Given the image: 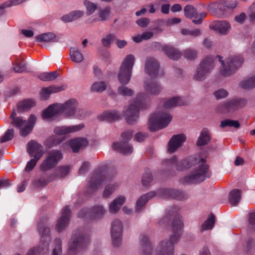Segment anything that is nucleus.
I'll return each mask as SVG.
<instances>
[{
  "label": "nucleus",
  "mask_w": 255,
  "mask_h": 255,
  "mask_svg": "<svg viewBox=\"0 0 255 255\" xmlns=\"http://www.w3.org/2000/svg\"><path fill=\"white\" fill-rule=\"evenodd\" d=\"M13 129H8L0 139V142L3 143L11 140L13 137Z\"/></svg>",
  "instance_id": "60"
},
{
  "label": "nucleus",
  "mask_w": 255,
  "mask_h": 255,
  "mask_svg": "<svg viewBox=\"0 0 255 255\" xmlns=\"http://www.w3.org/2000/svg\"><path fill=\"white\" fill-rule=\"evenodd\" d=\"M211 140L209 131L206 129L202 130L198 138L196 144L198 146H201L207 144Z\"/></svg>",
  "instance_id": "34"
},
{
  "label": "nucleus",
  "mask_w": 255,
  "mask_h": 255,
  "mask_svg": "<svg viewBox=\"0 0 255 255\" xmlns=\"http://www.w3.org/2000/svg\"><path fill=\"white\" fill-rule=\"evenodd\" d=\"M184 57L189 60H194L197 57V53L194 49L187 48L183 52Z\"/></svg>",
  "instance_id": "55"
},
{
  "label": "nucleus",
  "mask_w": 255,
  "mask_h": 255,
  "mask_svg": "<svg viewBox=\"0 0 255 255\" xmlns=\"http://www.w3.org/2000/svg\"><path fill=\"white\" fill-rule=\"evenodd\" d=\"M176 157L173 156L166 160L164 162V164L167 167L168 170L172 169L176 164V169L182 171L201 162L193 173L185 176L180 180V182L184 185L199 183L211 176V174L209 171V166L206 163L205 160L197 155L190 156L187 159L180 160L177 164H176Z\"/></svg>",
  "instance_id": "1"
},
{
  "label": "nucleus",
  "mask_w": 255,
  "mask_h": 255,
  "mask_svg": "<svg viewBox=\"0 0 255 255\" xmlns=\"http://www.w3.org/2000/svg\"><path fill=\"white\" fill-rule=\"evenodd\" d=\"M153 180L151 171L149 169L145 170L141 178V182L143 186H148Z\"/></svg>",
  "instance_id": "49"
},
{
  "label": "nucleus",
  "mask_w": 255,
  "mask_h": 255,
  "mask_svg": "<svg viewBox=\"0 0 255 255\" xmlns=\"http://www.w3.org/2000/svg\"><path fill=\"white\" fill-rule=\"evenodd\" d=\"M185 104L184 102L181 97H173L166 101L164 103V107L165 108L170 109L174 107L182 106Z\"/></svg>",
  "instance_id": "38"
},
{
  "label": "nucleus",
  "mask_w": 255,
  "mask_h": 255,
  "mask_svg": "<svg viewBox=\"0 0 255 255\" xmlns=\"http://www.w3.org/2000/svg\"><path fill=\"white\" fill-rule=\"evenodd\" d=\"M214 59L211 57H207L202 60L196 69L193 79L198 81H202L211 73L214 67Z\"/></svg>",
  "instance_id": "12"
},
{
  "label": "nucleus",
  "mask_w": 255,
  "mask_h": 255,
  "mask_svg": "<svg viewBox=\"0 0 255 255\" xmlns=\"http://www.w3.org/2000/svg\"><path fill=\"white\" fill-rule=\"evenodd\" d=\"M36 121V117L34 115H31L28 121H26V124L23 126L22 128L19 129L21 135L23 137L27 136L32 130Z\"/></svg>",
  "instance_id": "24"
},
{
  "label": "nucleus",
  "mask_w": 255,
  "mask_h": 255,
  "mask_svg": "<svg viewBox=\"0 0 255 255\" xmlns=\"http://www.w3.org/2000/svg\"><path fill=\"white\" fill-rule=\"evenodd\" d=\"M65 139L64 137H60L55 134L48 138L45 142V144L48 148H50L60 144Z\"/></svg>",
  "instance_id": "35"
},
{
  "label": "nucleus",
  "mask_w": 255,
  "mask_h": 255,
  "mask_svg": "<svg viewBox=\"0 0 255 255\" xmlns=\"http://www.w3.org/2000/svg\"><path fill=\"white\" fill-rule=\"evenodd\" d=\"M118 185L117 183L107 185L103 192L104 197L107 198L109 197L116 190Z\"/></svg>",
  "instance_id": "53"
},
{
  "label": "nucleus",
  "mask_w": 255,
  "mask_h": 255,
  "mask_svg": "<svg viewBox=\"0 0 255 255\" xmlns=\"http://www.w3.org/2000/svg\"><path fill=\"white\" fill-rule=\"evenodd\" d=\"M115 39V35L113 33L107 34L103 37L101 42L104 46H108L111 45V42Z\"/></svg>",
  "instance_id": "59"
},
{
  "label": "nucleus",
  "mask_w": 255,
  "mask_h": 255,
  "mask_svg": "<svg viewBox=\"0 0 255 255\" xmlns=\"http://www.w3.org/2000/svg\"><path fill=\"white\" fill-rule=\"evenodd\" d=\"M123 229V224L120 220L116 219L112 223L111 234L112 244L115 247H118L122 243Z\"/></svg>",
  "instance_id": "15"
},
{
  "label": "nucleus",
  "mask_w": 255,
  "mask_h": 255,
  "mask_svg": "<svg viewBox=\"0 0 255 255\" xmlns=\"http://www.w3.org/2000/svg\"><path fill=\"white\" fill-rule=\"evenodd\" d=\"M144 88L147 93L155 95L159 94L162 90L158 83L152 79L145 82Z\"/></svg>",
  "instance_id": "23"
},
{
  "label": "nucleus",
  "mask_w": 255,
  "mask_h": 255,
  "mask_svg": "<svg viewBox=\"0 0 255 255\" xmlns=\"http://www.w3.org/2000/svg\"><path fill=\"white\" fill-rule=\"evenodd\" d=\"M111 14L110 7H106L104 8H99L98 11L99 18H95L92 20L93 22L98 21H106L108 19Z\"/></svg>",
  "instance_id": "37"
},
{
  "label": "nucleus",
  "mask_w": 255,
  "mask_h": 255,
  "mask_svg": "<svg viewBox=\"0 0 255 255\" xmlns=\"http://www.w3.org/2000/svg\"><path fill=\"white\" fill-rule=\"evenodd\" d=\"M184 12L185 16L188 18H198V14L197 9L192 5H186L184 7Z\"/></svg>",
  "instance_id": "46"
},
{
  "label": "nucleus",
  "mask_w": 255,
  "mask_h": 255,
  "mask_svg": "<svg viewBox=\"0 0 255 255\" xmlns=\"http://www.w3.org/2000/svg\"><path fill=\"white\" fill-rule=\"evenodd\" d=\"M214 95L217 99L226 98L228 95V92L224 89H219L214 93Z\"/></svg>",
  "instance_id": "61"
},
{
  "label": "nucleus",
  "mask_w": 255,
  "mask_h": 255,
  "mask_svg": "<svg viewBox=\"0 0 255 255\" xmlns=\"http://www.w3.org/2000/svg\"><path fill=\"white\" fill-rule=\"evenodd\" d=\"M35 102L32 100H25L17 104V110L19 112L29 110L35 106Z\"/></svg>",
  "instance_id": "43"
},
{
  "label": "nucleus",
  "mask_w": 255,
  "mask_h": 255,
  "mask_svg": "<svg viewBox=\"0 0 255 255\" xmlns=\"http://www.w3.org/2000/svg\"><path fill=\"white\" fill-rule=\"evenodd\" d=\"M56 37L55 35L51 32L43 33L37 35L35 38L39 42H48L53 40Z\"/></svg>",
  "instance_id": "47"
},
{
  "label": "nucleus",
  "mask_w": 255,
  "mask_h": 255,
  "mask_svg": "<svg viewBox=\"0 0 255 255\" xmlns=\"http://www.w3.org/2000/svg\"><path fill=\"white\" fill-rule=\"evenodd\" d=\"M240 86L245 89L255 88V75L248 80L241 82L240 83Z\"/></svg>",
  "instance_id": "50"
},
{
  "label": "nucleus",
  "mask_w": 255,
  "mask_h": 255,
  "mask_svg": "<svg viewBox=\"0 0 255 255\" xmlns=\"http://www.w3.org/2000/svg\"><path fill=\"white\" fill-rule=\"evenodd\" d=\"M146 98L145 94L139 93L136 96L133 103L129 105L125 113L126 120L128 124H133L137 121L140 109L145 108V102Z\"/></svg>",
  "instance_id": "6"
},
{
  "label": "nucleus",
  "mask_w": 255,
  "mask_h": 255,
  "mask_svg": "<svg viewBox=\"0 0 255 255\" xmlns=\"http://www.w3.org/2000/svg\"><path fill=\"white\" fill-rule=\"evenodd\" d=\"M70 55L71 60L75 63H80L84 59L83 54L77 48H70Z\"/></svg>",
  "instance_id": "40"
},
{
  "label": "nucleus",
  "mask_w": 255,
  "mask_h": 255,
  "mask_svg": "<svg viewBox=\"0 0 255 255\" xmlns=\"http://www.w3.org/2000/svg\"><path fill=\"white\" fill-rule=\"evenodd\" d=\"M159 64L154 58L148 57L145 63V71L151 78L157 77L159 71Z\"/></svg>",
  "instance_id": "17"
},
{
  "label": "nucleus",
  "mask_w": 255,
  "mask_h": 255,
  "mask_svg": "<svg viewBox=\"0 0 255 255\" xmlns=\"http://www.w3.org/2000/svg\"><path fill=\"white\" fill-rule=\"evenodd\" d=\"M172 116L163 112L152 114L149 119L148 128L154 131L166 127L172 120Z\"/></svg>",
  "instance_id": "11"
},
{
  "label": "nucleus",
  "mask_w": 255,
  "mask_h": 255,
  "mask_svg": "<svg viewBox=\"0 0 255 255\" xmlns=\"http://www.w3.org/2000/svg\"><path fill=\"white\" fill-rule=\"evenodd\" d=\"M173 235L170 241H163L157 248L156 255H173L174 245L180 240L183 227V221L179 215L175 216L172 223Z\"/></svg>",
  "instance_id": "2"
},
{
  "label": "nucleus",
  "mask_w": 255,
  "mask_h": 255,
  "mask_svg": "<svg viewBox=\"0 0 255 255\" xmlns=\"http://www.w3.org/2000/svg\"><path fill=\"white\" fill-rule=\"evenodd\" d=\"M27 151L30 156L33 157L27 163L25 167V172H28L32 170L43 155V147L40 144L32 140L27 143Z\"/></svg>",
  "instance_id": "7"
},
{
  "label": "nucleus",
  "mask_w": 255,
  "mask_h": 255,
  "mask_svg": "<svg viewBox=\"0 0 255 255\" xmlns=\"http://www.w3.org/2000/svg\"><path fill=\"white\" fill-rule=\"evenodd\" d=\"M54 243L55 247L53 250L52 255H60L62 253V241L60 238H56Z\"/></svg>",
  "instance_id": "58"
},
{
  "label": "nucleus",
  "mask_w": 255,
  "mask_h": 255,
  "mask_svg": "<svg viewBox=\"0 0 255 255\" xmlns=\"http://www.w3.org/2000/svg\"><path fill=\"white\" fill-rule=\"evenodd\" d=\"M181 33L184 35H190L193 37H196L201 35V31L199 29H183Z\"/></svg>",
  "instance_id": "56"
},
{
  "label": "nucleus",
  "mask_w": 255,
  "mask_h": 255,
  "mask_svg": "<svg viewBox=\"0 0 255 255\" xmlns=\"http://www.w3.org/2000/svg\"><path fill=\"white\" fill-rule=\"evenodd\" d=\"M71 217V210L68 206H66L63 210L61 217L57 221L56 230L60 232L65 229L68 226Z\"/></svg>",
  "instance_id": "18"
},
{
  "label": "nucleus",
  "mask_w": 255,
  "mask_h": 255,
  "mask_svg": "<svg viewBox=\"0 0 255 255\" xmlns=\"http://www.w3.org/2000/svg\"><path fill=\"white\" fill-rule=\"evenodd\" d=\"M134 61V56L132 54H128L122 62L118 76L119 81L122 85H126L129 83ZM118 92L120 95L124 96H130L133 94L131 89L124 86H119Z\"/></svg>",
  "instance_id": "3"
},
{
  "label": "nucleus",
  "mask_w": 255,
  "mask_h": 255,
  "mask_svg": "<svg viewBox=\"0 0 255 255\" xmlns=\"http://www.w3.org/2000/svg\"><path fill=\"white\" fill-rule=\"evenodd\" d=\"M90 240L85 229L79 228L74 231L69 241L68 254L76 255L84 250L88 246Z\"/></svg>",
  "instance_id": "4"
},
{
  "label": "nucleus",
  "mask_w": 255,
  "mask_h": 255,
  "mask_svg": "<svg viewBox=\"0 0 255 255\" xmlns=\"http://www.w3.org/2000/svg\"><path fill=\"white\" fill-rule=\"evenodd\" d=\"M150 22V19L147 17L140 18L136 21V23L140 27H146Z\"/></svg>",
  "instance_id": "62"
},
{
  "label": "nucleus",
  "mask_w": 255,
  "mask_h": 255,
  "mask_svg": "<svg viewBox=\"0 0 255 255\" xmlns=\"http://www.w3.org/2000/svg\"><path fill=\"white\" fill-rule=\"evenodd\" d=\"M54 174H42L38 179L33 180L32 181V185L35 188H40L46 186L49 182L54 180Z\"/></svg>",
  "instance_id": "20"
},
{
  "label": "nucleus",
  "mask_w": 255,
  "mask_h": 255,
  "mask_svg": "<svg viewBox=\"0 0 255 255\" xmlns=\"http://www.w3.org/2000/svg\"><path fill=\"white\" fill-rule=\"evenodd\" d=\"M16 114L14 111H13L10 115V118L12 119L11 124L14 127L20 129L23 127V126L26 124V120H23L21 117H16Z\"/></svg>",
  "instance_id": "45"
},
{
  "label": "nucleus",
  "mask_w": 255,
  "mask_h": 255,
  "mask_svg": "<svg viewBox=\"0 0 255 255\" xmlns=\"http://www.w3.org/2000/svg\"><path fill=\"white\" fill-rule=\"evenodd\" d=\"M157 194L164 198H172L173 199L183 200L187 199V195L182 191L173 189H160Z\"/></svg>",
  "instance_id": "16"
},
{
  "label": "nucleus",
  "mask_w": 255,
  "mask_h": 255,
  "mask_svg": "<svg viewBox=\"0 0 255 255\" xmlns=\"http://www.w3.org/2000/svg\"><path fill=\"white\" fill-rule=\"evenodd\" d=\"M46 219L41 220L37 224V230L42 231L41 240L37 251L41 255H47L49 251V243L50 242V230L46 227Z\"/></svg>",
  "instance_id": "9"
},
{
  "label": "nucleus",
  "mask_w": 255,
  "mask_h": 255,
  "mask_svg": "<svg viewBox=\"0 0 255 255\" xmlns=\"http://www.w3.org/2000/svg\"><path fill=\"white\" fill-rule=\"evenodd\" d=\"M165 54L171 59L178 60L181 56V53L176 49L172 47L164 45L162 47Z\"/></svg>",
  "instance_id": "30"
},
{
  "label": "nucleus",
  "mask_w": 255,
  "mask_h": 255,
  "mask_svg": "<svg viewBox=\"0 0 255 255\" xmlns=\"http://www.w3.org/2000/svg\"><path fill=\"white\" fill-rule=\"evenodd\" d=\"M84 4L86 8V14L87 15L92 14L97 8V5L96 4L89 0H85L84 1Z\"/></svg>",
  "instance_id": "52"
},
{
  "label": "nucleus",
  "mask_w": 255,
  "mask_h": 255,
  "mask_svg": "<svg viewBox=\"0 0 255 255\" xmlns=\"http://www.w3.org/2000/svg\"><path fill=\"white\" fill-rule=\"evenodd\" d=\"M140 245L142 255H151L152 248L146 235H141L140 240Z\"/></svg>",
  "instance_id": "26"
},
{
  "label": "nucleus",
  "mask_w": 255,
  "mask_h": 255,
  "mask_svg": "<svg viewBox=\"0 0 255 255\" xmlns=\"http://www.w3.org/2000/svg\"><path fill=\"white\" fill-rule=\"evenodd\" d=\"M70 170V167L68 166H61L58 167L56 169L55 172L52 174H54L55 175V177H54V180L56 178H64L69 174Z\"/></svg>",
  "instance_id": "42"
},
{
  "label": "nucleus",
  "mask_w": 255,
  "mask_h": 255,
  "mask_svg": "<svg viewBox=\"0 0 255 255\" xmlns=\"http://www.w3.org/2000/svg\"><path fill=\"white\" fill-rule=\"evenodd\" d=\"M88 143L86 138H76L70 140L69 145L74 152H77L79 150Z\"/></svg>",
  "instance_id": "28"
},
{
  "label": "nucleus",
  "mask_w": 255,
  "mask_h": 255,
  "mask_svg": "<svg viewBox=\"0 0 255 255\" xmlns=\"http://www.w3.org/2000/svg\"><path fill=\"white\" fill-rule=\"evenodd\" d=\"M108 166L103 165L96 169L90 180L89 185L86 188L85 194L89 196L103 183L104 181L112 180V177L109 176L107 174Z\"/></svg>",
  "instance_id": "5"
},
{
  "label": "nucleus",
  "mask_w": 255,
  "mask_h": 255,
  "mask_svg": "<svg viewBox=\"0 0 255 255\" xmlns=\"http://www.w3.org/2000/svg\"><path fill=\"white\" fill-rule=\"evenodd\" d=\"M99 118L102 120L112 122L118 120L120 118V116L118 112L114 111L104 112L99 116Z\"/></svg>",
  "instance_id": "39"
},
{
  "label": "nucleus",
  "mask_w": 255,
  "mask_h": 255,
  "mask_svg": "<svg viewBox=\"0 0 255 255\" xmlns=\"http://www.w3.org/2000/svg\"><path fill=\"white\" fill-rule=\"evenodd\" d=\"M107 88V85L105 82H95L91 86L90 90L92 92H102Z\"/></svg>",
  "instance_id": "48"
},
{
  "label": "nucleus",
  "mask_w": 255,
  "mask_h": 255,
  "mask_svg": "<svg viewBox=\"0 0 255 255\" xmlns=\"http://www.w3.org/2000/svg\"><path fill=\"white\" fill-rule=\"evenodd\" d=\"M125 201V198L124 196H120L116 198L111 203L109 206V209L111 212L117 213L121 208Z\"/></svg>",
  "instance_id": "32"
},
{
  "label": "nucleus",
  "mask_w": 255,
  "mask_h": 255,
  "mask_svg": "<svg viewBox=\"0 0 255 255\" xmlns=\"http://www.w3.org/2000/svg\"><path fill=\"white\" fill-rule=\"evenodd\" d=\"M60 114L65 115L67 117L75 116L83 118L85 115V111L79 108L78 103L76 99H72L64 104H58Z\"/></svg>",
  "instance_id": "10"
},
{
  "label": "nucleus",
  "mask_w": 255,
  "mask_h": 255,
  "mask_svg": "<svg viewBox=\"0 0 255 255\" xmlns=\"http://www.w3.org/2000/svg\"><path fill=\"white\" fill-rule=\"evenodd\" d=\"M89 217L91 219H98L104 216L105 213V210L102 206L96 205L89 210Z\"/></svg>",
  "instance_id": "31"
},
{
  "label": "nucleus",
  "mask_w": 255,
  "mask_h": 255,
  "mask_svg": "<svg viewBox=\"0 0 255 255\" xmlns=\"http://www.w3.org/2000/svg\"><path fill=\"white\" fill-rule=\"evenodd\" d=\"M84 127L83 125L80 124L71 126L56 127L54 129V133L57 136L63 135L69 133L80 130Z\"/></svg>",
  "instance_id": "21"
},
{
  "label": "nucleus",
  "mask_w": 255,
  "mask_h": 255,
  "mask_svg": "<svg viewBox=\"0 0 255 255\" xmlns=\"http://www.w3.org/2000/svg\"><path fill=\"white\" fill-rule=\"evenodd\" d=\"M221 127L222 128L234 127L236 128H239L240 127V124L238 121L227 119L222 121Z\"/></svg>",
  "instance_id": "51"
},
{
  "label": "nucleus",
  "mask_w": 255,
  "mask_h": 255,
  "mask_svg": "<svg viewBox=\"0 0 255 255\" xmlns=\"http://www.w3.org/2000/svg\"><path fill=\"white\" fill-rule=\"evenodd\" d=\"M218 57L220 63L222 65L220 70L221 74L225 77L232 74L242 66L244 62L243 58L241 55H235L229 57L225 63L222 60V57L218 56Z\"/></svg>",
  "instance_id": "8"
},
{
  "label": "nucleus",
  "mask_w": 255,
  "mask_h": 255,
  "mask_svg": "<svg viewBox=\"0 0 255 255\" xmlns=\"http://www.w3.org/2000/svg\"><path fill=\"white\" fill-rule=\"evenodd\" d=\"M25 0H10L4 2V7H10L11 6L19 4Z\"/></svg>",
  "instance_id": "63"
},
{
  "label": "nucleus",
  "mask_w": 255,
  "mask_h": 255,
  "mask_svg": "<svg viewBox=\"0 0 255 255\" xmlns=\"http://www.w3.org/2000/svg\"><path fill=\"white\" fill-rule=\"evenodd\" d=\"M222 5L227 8L234 9L237 6V3L235 1H224L223 0H220L215 2H212L210 3L208 6V8L209 9L214 8L216 9L221 10Z\"/></svg>",
  "instance_id": "25"
},
{
  "label": "nucleus",
  "mask_w": 255,
  "mask_h": 255,
  "mask_svg": "<svg viewBox=\"0 0 255 255\" xmlns=\"http://www.w3.org/2000/svg\"><path fill=\"white\" fill-rule=\"evenodd\" d=\"M59 76V74L57 71L51 72H43L38 75V78L43 81H50L55 80Z\"/></svg>",
  "instance_id": "44"
},
{
  "label": "nucleus",
  "mask_w": 255,
  "mask_h": 255,
  "mask_svg": "<svg viewBox=\"0 0 255 255\" xmlns=\"http://www.w3.org/2000/svg\"><path fill=\"white\" fill-rule=\"evenodd\" d=\"M210 28L221 34L226 35L231 29V24L225 20L216 21L210 25Z\"/></svg>",
  "instance_id": "22"
},
{
  "label": "nucleus",
  "mask_w": 255,
  "mask_h": 255,
  "mask_svg": "<svg viewBox=\"0 0 255 255\" xmlns=\"http://www.w3.org/2000/svg\"><path fill=\"white\" fill-rule=\"evenodd\" d=\"M156 195L154 191H151L141 196L136 201L135 210L139 212L148 200Z\"/></svg>",
  "instance_id": "27"
},
{
  "label": "nucleus",
  "mask_w": 255,
  "mask_h": 255,
  "mask_svg": "<svg viewBox=\"0 0 255 255\" xmlns=\"http://www.w3.org/2000/svg\"><path fill=\"white\" fill-rule=\"evenodd\" d=\"M222 108L228 112H232L237 110V107L234 103V101L233 100L227 101L222 105Z\"/></svg>",
  "instance_id": "57"
},
{
  "label": "nucleus",
  "mask_w": 255,
  "mask_h": 255,
  "mask_svg": "<svg viewBox=\"0 0 255 255\" xmlns=\"http://www.w3.org/2000/svg\"><path fill=\"white\" fill-rule=\"evenodd\" d=\"M133 132L132 130H127L121 134L122 140L120 142H114L113 143V148L117 150L124 155L131 154L133 150L131 145L128 144L129 140L132 136Z\"/></svg>",
  "instance_id": "13"
},
{
  "label": "nucleus",
  "mask_w": 255,
  "mask_h": 255,
  "mask_svg": "<svg viewBox=\"0 0 255 255\" xmlns=\"http://www.w3.org/2000/svg\"><path fill=\"white\" fill-rule=\"evenodd\" d=\"M215 223V216L211 213L207 220L202 225L200 231L203 232L205 230H211L214 227Z\"/></svg>",
  "instance_id": "41"
},
{
  "label": "nucleus",
  "mask_w": 255,
  "mask_h": 255,
  "mask_svg": "<svg viewBox=\"0 0 255 255\" xmlns=\"http://www.w3.org/2000/svg\"><path fill=\"white\" fill-rule=\"evenodd\" d=\"M64 90L62 87L51 86L43 88L41 92V95L43 98L47 99L52 93H57Z\"/></svg>",
  "instance_id": "36"
},
{
  "label": "nucleus",
  "mask_w": 255,
  "mask_h": 255,
  "mask_svg": "<svg viewBox=\"0 0 255 255\" xmlns=\"http://www.w3.org/2000/svg\"><path fill=\"white\" fill-rule=\"evenodd\" d=\"M89 166L90 163L89 162L87 161L84 162L79 170V173L81 175L85 174L88 171Z\"/></svg>",
  "instance_id": "64"
},
{
  "label": "nucleus",
  "mask_w": 255,
  "mask_h": 255,
  "mask_svg": "<svg viewBox=\"0 0 255 255\" xmlns=\"http://www.w3.org/2000/svg\"><path fill=\"white\" fill-rule=\"evenodd\" d=\"M58 104L50 105L45 109L42 113V117L43 119H49L55 116L56 114H60Z\"/></svg>",
  "instance_id": "29"
},
{
  "label": "nucleus",
  "mask_w": 255,
  "mask_h": 255,
  "mask_svg": "<svg viewBox=\"0 0 255 255\" xmlns=\"http://www.w3.org/2000/svg\"><path fill=\"white\" fill-rule=\"evenodd\" d=\"M242 191L239 189H234L231 191L229 195L230 203L233 206L237 205L241 200Z\"/></svg>",
  "instance_id": "33"
},
{
  "label": "nucleus",
  "mask_w": 255,
  "mask_h": 255,
  "mask_svg": "<svg viewBox=\"0 0 255 255\" xmlns=\"http://www.w3.org/2000/svg\"><path fill=\"white\" fill-rule=\"evenodd\" d=\"M63 158V154L59 150H52L49 151L46 158L42 161L40 169L42 171H47L55 167Z\"/></svg>",
  "instance_id": "14"
},
{
  "label": "nucleus",
  "mask_w": 255,
  "mask_h": 255,
  "mask_svg": "<svg viewBox=\"0 0 255 255\" xmlns=\"http://www.w3.org/2000/svg\"><path fill=\"white\" fill-rule=\"evenodd\" d=\"M186 140V136L184 134L173 135L168 144V150L169 152H175Z\"/></svg>",
  "instance_id": "19"
},
{
  "label": "nucleus",
  "mask_w": 255,
  "mask_h": 255,
  "mask_svg": "<svg viewBox=\"0 0 255 255\" xmlns=\"http://www.w3.org/2000/svg\"><path fill=\"white\" fill-rule=\"evenodd\" d=\"M26 63L23 60L16 62L13 66V70L16 73L23 72L26 71Z\"/></svg>",
  "instance_id": "54"
}]
</instances>
